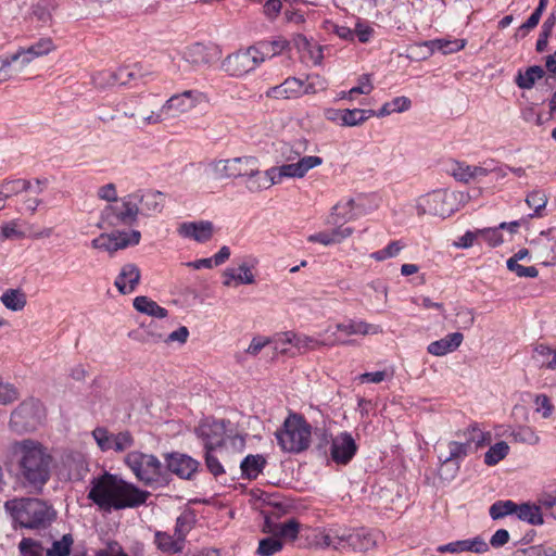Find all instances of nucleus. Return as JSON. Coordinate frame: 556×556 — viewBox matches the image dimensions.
<instances>
[{"label": "nucleus", "mask_w": 556, "mask_h": 556, "mask_svg": "<svg viewBox=\"0 0 556 556\" xmlns=\"http://www.w3.org/2000/svg\"><path fill=\"white\" fill-rule=\"evenodd\" d=\"M150 492L108 471L92 477L87 497L104 511L136 508L146 504Z\"/></svg>", "instance_id": "nucleus-1"}, {"label": "nucleus", "mask_w": 556, "mask_h": 556, "mask_svg": "<svg viewBox=\"0 0 556 556\" xmlns=\"http://www.w3.org/2000/svg\"><path fill=\"white\" fill-rule=\"evenodd\" d=\"M18 455L20 478L24 485L41 492L50 480L53 457L49 450L34 440H23L14 444Z\"/></svg>", "instance_id": "nucleus-2"}, {"label": "nucleus", "mask_w": 556, "mask_h": 556, "mask_svg": "<svg viewBox=\"0 0 556 556\" xmlns=\"http://www.w3.org/2000/svg\"><path fill=\"white\" fill-rule=\"evenodd\" d=\"M378 535V532L366 528L333 527L318 530L314 543L320 548L365 553L376 547Z\"/></svg>", "instance_id": "nucleus-3"}, {"label": "nucleus", "mask_w": 556, "mask_h": 556, "mask_svg": "<svg viewBox=\"0 0 556 556\" xmlns=\"http://www.w3.org/2000/svg\"><path fill=\"white\" fill-rule=\"evenodd\" d=\"M4 508L16 525L31 530L46 529L56 516L51 505L36 497H21L7 501Z\"/></svg>", "instance_id": "nucleus-4"}, {"label": "nucleus", "mask_w": 556, "mask_h": 556, "mask_svg": "<svg viewBox=\"0 0 556 556\" xmlns=\"http://www.w3.org/2000/svg\"><path fill=\"white\" fill-rule=\"evenodd\" d=\"M207 97L199 90H186L180 93L173 94L159 111H151L149 114L136 118V114L131 111H125L124 115L134 118L135 124L139 128L148 125L162 123L165 119L175 117L179 114L187 113L198 106L206 103Z\"/></svg>", "instance_id": "nucleus-5"}, {"label": "nucleus", "mask_w": 556, "mask_h": 556, "mask_svg": "<svg viewBox=\"0 0 556 556\" xmlns=\"http://www.w3.org/2000/svg\"><path fill=\"white\" fill-rule=\"evenodd\" d=\"M276 438L283 451L300 453L311 444L312 427L302 416L291 415L276 432Z\"/></svg>", "instance_id": "nucleus-6"}, {"label": "nucleus", "mask_w": 556, "mask_h": 556, "mask_svg": "<svg viewBox=\"0 0 556 556\" xmlns=\"http://www.w3.org/2000/svg\"><path fill=\"white\" fill-rule=\"evenodd\" d=\"M124 462L135 477L146 485L159 482L162 477L163 465L152 454L134 451L125 456Z\"/></svg>", "instance_id": "nucleus-7"}, {"label": "nucleus", "mask_w": 556, "mask_h": 556, "mask_svg": "<svg viewBox=\"0 0 556 556\" xmlns=\"http://www.w3.org/2000/svg\"><path fill=\"white\" fill-rule=\"evenodd\" d=\"M137 198L134 193L118 199L109 204L101 213V220L110 227L131 226L137 222L140 208L137 206Z\"/></svg>", "instance_id": "nucleus-8"}, {"label": "nucleus", "mask_w": 556, "mask_h": 556, "mask_svg": "<svg viewBox=\"0 0 556 556\" xmlns=\"http://www.w3.org/2000/svg\"><path fill=\"white\" fill-rule=\"evenodd\" d=\"M229 421L205 419L197 428L198 437L203 441L204 448H220L222 445L230 440L235 446L242 448L244 439L241 435H230L227 426Z\"/></svg>", "instance_id": "nucleus-9"}, {"label": "nucleus", "mask_w": 556, "mask_h": 556, "mask_svg": "<svg viewBox=\"0 0 556 556\" xmlns=\"http://www.w3.org/2000/svg\"><path fill=\"white\" fill-rule=\"evenodd\" d=\"M45 408L38 400L29 399L18 405L11 414L10 427L16 432L31 431L41 424Z\"/></svg>", "instance_id": "nucleus-10"}, {"label": "nucleus", "mask_w": 556, "mask_h": 556, "mask_svg": "<svg viewBox=\"0 0 556 556\" xmlns=\"http://www.w3.org/2000/svg\"><path fill=\"white\" fill-rule=\"evenodd\" d=\"M255 164V156L242 155L232 159L215 160L208 168L215 179L245 178L249 169Z\"/></svg>", "instance_id": "nucleus-11"}, {"label": "nucleus", "mask_w": 556, "mask_h": 556, "mask_svg": "<svg viewBox=\"0 0 556 556\" xmlns=\"http://www.w3.org/2000/svg\"><path fill=\"white\" fill-rule=\"evenodd\" d=\"M456 199L457 194L455 193L435 190L419 197L415 206L418 215L431 214L446 217L455 211L452 202Z\"/></svg>", "instance_id": "nucleus-12"}, {"label": "nucleus", "mask_w": 556, "mask_h": 556, "mask_svg": "<svg viewBox=\"0 0 556 556\" xmlns=\"http://www.w3.org/2000/svg\"><path fill=\"white\" fill-rule=\"evenodd\" d=\"M471 452L469 445L463 443V440H452L446 443V453L439 455L441 463L440 475L445 479H453L459 469V464L463 462Z\"/></svg>", "instance_id": "nucleus-13"}, {"label": "nucleus", "mask_w": 556, "mask_h": 556, "mask_svg": "<svg viewBox=\"0 0 556 556\" xmlns=\"http://www.w3.org/2000/svg\"><path fill=\"white\" fill-rule=\"evenodd\" d=\"M140 239L141 233L138 230L113 231L111 233H102L94 238L91 241V245L94 249L114 253L118 250L137 245L140 242Z\"/></svg>", "instance_id": "nucleus-14"}, {"label": "nucleus", "mask_w": 556, "mask_h": 556, "mask_svg": "<svg viewBox=\"0 0 556 556\" xmlns=\"http://www.w3.org/2000/svg\"><path fill=\"white\" fill-rule=\"evenodd\" d=\"M260 64L262 63L258 60L257 50L251 46L228 55L223 62V67L229 75L242 77L254 71Z\"/></svg>", "instance_id": "nucleus-15"}, {"label": "nucleus", "mask_w": 556, "mask_h": 556, "mask_svg": "<svg viewBox=\"0 0 556 556\" xmlns=\"http://www.w3.org/2000/svg\"><path fill=\"white\" fill-rule=\"evenodd\" d=\"M92 437L102 452L122 453L134 445V438L128 431L112 433L104 427H97L92 431Z\"/></svg>", "instance_id": "nucleus-16"}, {"label": "nucleus", "mask_w": 556, "mask_h": 556, "mask_svg": "<svg viewBox=\"0 0 556 556\" xmlns=\"http://www.w3.org/2000/svg\"><path fill=\"white\" fill-rule=\"evenodd\" d=\"M89 471L86 456L77 451H68L62 455L59 477L65 481H80Z\"/></svg>", "instance_id": "nucleus-17"}, {"label": "nucleus", "mask_w": 556, "mask_h": 556, "mask_svg": "<svg viewBox=\"0 0 556 556\" xmlns=\"http://www.w3.org/2000/svg\"><path fill=\"white\" fill-rule=\"evenodd\" d=\"M257 263L255 257L250 256L242 260L238 267L227 268L223 274L224 286L237 287L238 285H253L255 282L253 269L256 267Z\"/></svg>", "instance_id": "nucleus-18"}, {"label": "nucleus", "mask_w": 556, "mask_h": 556, "mask_svg": "<svg viewBox=\"0 0 556 556\" xmlns=\"http://www.w3.org/2000/svg\"><path fill=\"white\" fill-rule=\"evenodd\" d=\"M357 451L355 440L349 432H340L331 440L330 455L333 462L346 465Z\"/></svg>", "instance_id": "nucleus-19"}, {"label": "nucleus", "mask_w": 556, "mask_h": 556, "mask_svg": "<svg viewBox=\"0 0 556 556\" xmlns=\"http://www.w3.org/2000/svg\"><path fill=\"white\" fill-rule=\"evenodd\" d=\"M177 232L182 238L205 243L213 237L214 225L210 220L185 222L178 226Z\"/></svg>", "instance_id": "nucleus-20"}, {"label": "nucleus", "mask_w": 556, "mask_h": 556, "mask_svg": "<svg viewBox=\"0 0 556 556\" xmlns=\"http://www.w3.org/2000/svg\"><path fill=\"white\" fill-rule=\"evenodd\" d=\"M458 440L469 445V451L476 452L480 447L489 444L492 440L491 432L483 431L477 422L469 425L466 429L455 433Z\"/></svg>", "instance_id": "nucleus-21"}, {"label": "nucleus", "mask_w": 556, "mask_h": 556, "mask_svg": "<svg viewBox=\"0 0 556 556\" xmlns=\"http://www.w3.org/2000/svg\"><path fill=\"white\" fill-rule=\"evenodd\" d=\"M362 214L363 211L353 199L342 200L332 207L327 224L342 225L357 218Z\"/></svg>", "instance_id": "nucleus-22"}, {"label": "nucleus", "mask_w": 556, "mask_h": 556, "mask_svg": "<svg viewBox=\"0 0 556 556\" xmlns=\"http://www.w3.org/2000/svg\"><path fill=\"white\" fill-rule=\"evenodd\" d=\"M141 271L134 263L124 264L115 279V287L122 294L132 293L140 282Z\"/></svg>", "instance_id": "nucleus-23"}, {"label": "nucleus", "mask_w": 556, "mask_h": 556, "mask_svg": "<svg viewBox=\"0 0 556 556\" xmlns=\"http://www.w3.org/2000/svg\"><path fill=\"white\" fill-rule=\"evenodd\" d=\"M166 465L168 470L178 477L190 479L197 471L199 463L188 455L172 453L166 456Z\"/></svg>", "instance_id": "nucleus-24"}, {"label": "nucleus", "mask_w": 556, "mask_h": 556, "mask_svg": "<svg viewBox=\"0 0 556 556\" xmlns=\"http://www.w3.org/2000/svg\"><path fill=\"white\" fill-rule=\"evenodd\" d=\"M352 342H353L352 340L340 341V340H338L337 337H334V334L331 338H329L328 340H318L316 338H313V337H309L306 334L294 332L293 348L298 351L299 354H304L309 351L317 350L320 346H334V345H339V344L346 345V344H351Z\"/></svg>", "instance_id": "nucleus-25"}, {"label": "nucleus", "mask_w": 556, "mask_h": 556, "mask_svg": "<svg viewBox=\"0 0 556 556\" xmlns=\"http://www.w3.org/2000/svg\"><path fill=\"white\" fill-rule=\"evenodd\" d=\"M440 553H453L458 554L463 552H472L477 554H483L489 551L488 543L480 536L472 539L458 540L444 545H440L437 548Z\"/></svg>", "instance_id": "nucleus-26"}, {"label": "nucleus", "mask_w": 556, "mask_h": 556, "mask_svg": "<svg viewBox=\"0 0 556 556\" xmlns=\"http://www.w3.org/2000/svg\"><path fill=\"white\" fill-rule=\"evenodd\" d=\"M134 197L137 198V206L143 215H154L160 213L164 207V195L159 191L147 190L136 191Z\"/></svg>", "instance_id": "nucleus-27"}, {"label": "nucleus", "mask_w": 556, "mask_h": 556, "mask_svg": "<svg viewBox=\"0 0 556 556\" xmlns=\"http://www.w3.org/2000/svg\"><path fill=\"white\" fill-rule=\"evenodd\" d=\"M323 164V159L316 155L302 156L296 162L281 165L286 178H303L311 169Z\"/></svg>", "instance_id": "nucleus-28"}, {"label": "nucleus", "mask_w": 556, "mask_h": 556, "mask_svg": "<svg viewBox=\"0 0 556 556\" xmlns=\"http://www.w3.org/2000/svg\"><path fill=\"white\" fill-rule=\"evenodd\" d=\"M302 79L288 77L283 83L269 88L265 94L268 98L277 100L298 99L303 96Z\"/></svg>", "instance_id": "nucleus-29"}, {"label": "nucleus", "mask_w": 556, "mask_h": 556, "mask_svg": "<svg viewBox=\"0 0 556 556\" xmlns=\"http://www.w3.org/2000/svg\"><path fill=\"white\" fill-rule=\"evenodd\" d=\"M450 174L458 181L470 182L480 180L485 177L491 170L486 167L469 165L465 162H453L448 169Z\"/></svg>", "instance_id": "nucleus-30"}, {"label": "nucleus", "mask_w": 556, "mask_h": 556, "mask_svg": "<svg viewBox=\"0 0 556 556\" xmlns=\"http://www.w3.org/2000/svg\"><path fill=\"white\" fill-rule=\"evenodd\" d=\"M336 329L346 336H377L383 332L382 327L376 324H369L362 319H348L336 325Z\"/></svg>", "instance_id": "nucleus-31"}, {"label": "nucleus", "mask_w": 556, "mask_h": 556, "mask_svg": "<svg viewBox=\"0 0 556 556\" xmlns=\"http://www.w3.org/2000/svg\"><path fill=\"white\" fill-rule=\"evenodd\" d=\"M498 429H501L498 435L510 437L515 442L518 443L536 445L540 442L539 434L532 427L529 426H518L515 428L510 426H500Z\"/></svg>", "instance_id": "nucleus-32"}, {"label": "nucleus", "mask_w": 556, "mask_h": 556, "mask_svg": "<svg viewBox=\"0 0 556 556\" xmlns=\"http://www.w3.org/2000/svg\"><path fill=\"white\" fill-rule=\"evenodd\" d=\"M293 45L306 61L317 65L323 60V49L316 42L311 41L304 35L298 34L293 38Z\"/></svg>", "instance_id": "nucleus-33"}, {"label": "nucleus", "mask_w": 556, "mask_h": 556, "mask_svg": "<svg viewBox=\"0 0 556 556\" xmlns=\"http://www.w3.org/2000/svg\"><path fill=\"white\" fill-rule=\"evenodd\" d=\"M463 340L464 336L460 332L448 333L444 338L431 342L427 351L434 356H444L457 350Z\"/></svg>", "instance_id": "nucleus-34"}, {"label": "nucleus", "mask_w": 556, "mask_h": 556, "mask_svg": "<svg viewBox=\"0 0 556 556\" xmlns=\"http://www.w3.org/2000/svg\"><path fill=\"white\" fill-rule=\"evenodd\" d=\"M182 59L191 66L200 67L210 64L212 55L207 46L195 42L185 48Z\"/></svg>", "instance_id": "nucleus-35"}, {"label": "nucleus", "mask_w": 556, "mask_h": 556, "mask_svg": "<svg viewBox=\"0 0 556 556\" xmlns=\"http://www.w3.org/2000/svg\"><path fill=\"white\" fill-rule=\"evenodd\" d=\"M251 168L252 170H249L244 178V186L247 190L252 193H256L269 189L266 170L262 172L260 169V161L257 157H255V164L252 165Z\"/></svg>", "instance_id": "nucleus-36"}, {"label": "nucleus", "mask_w": 556, "mask_h": 556, "mask_svg": "<svg viewBox=\"0 0 556 556\" xmlns=\"http://www.w3.org/2000/svg\"><path fill=\"white\" fill-rule=\"evenodd\" d=\"M515 515L521 521H525L532 526H541L543 525V516L540 509V504H531V503H516Z\"/></svg>", "instance_id": "nucleus-37"}, {"label": "nucleus", "mask_w": 556, "mask_h": 556, "mask_svg": "<svg viewBox=\"0 0 556 556\" xmlns=\"http://www.w3.org/2000/svg\"><path fill=\"white\" fill-rule=\"evenodd\" d=\"M289 42L286 39L278 38L271 41H260L253 47L257 50L258 60L263 63L266 59L280 54Z\"/></svg>", "instance_id": "nucleus-38"}, {"label": "nucleus", "mask_w": 556, "mask_h": 556, "mask_svg": "<svg viewBox=\"0 0 556 556\" xmlns=\"http://www.w3.org/2000/svg\"><path fill=\"white\" fill-rule=\"evenodd\" d=\"M132 304L139 313L154 318H165L168 314L166 308L160 306L155 301L144 295L135 298Z\"/></svg>", "instance_id": "nucleus-39"}, {"label": "nucleus", "mask_w": 556, "mask_h": 556, "mask_svg": "<svg viewBox=\"0 0 556 556\" xmlns=\"http://www.w3.org/2000/svg\"><path fill=\"white\" fill-rule=\"evenodd\" d=\"M299 521L295 519H288L283 522L274 525L269 531L283 543L294 541L299 534Z\"/></svg>", "instance_id": "nucleus-40"}, {"label": "nucleus", "mask_w": 556, "mask_h": 556, "mask_svg": "<svg viewBox=\"0 0 556 556\" xmlns=\"http://www.w3.org/2000/svg\"><path fill=\"white\" fill-rule=\"evenodd\" d=\"M132 76V72L128 71L127 68H119L116 72H102L97 74L93 77V83L98 87H105L116 84L123 85L127 83V79H125V77L130 79Z\"/></svg>", "instance_id": "nucleus-41"}, {"label": "nucleus", "mask_w": 556, "mask_h": 556, "mask_svg": "<svg viewBox=\"0 0 556 556\" xmlns=\"http://www.w3.org/2000/svg\"><path fill=\"white\" fill-rule=\"evenodd\" d=\"M154 542L160 551L163 553L176 554L184 549V544L177 540L175 534L157 531L154 536Z\"/></svg>", "instance_id": "nucleus-42"}, {"label": "nucleus", "mask_w": 556, "mask_h": 556, "mask_svg": "<svg viewBox=\"0 0 556 556\" xmlns=\"http://www.w3.org/2000/svg\"><path fill=\"white\" fill-rule=\"evenodd\" d=\"M412 101L405 96L396 97L390 102H386L379 111H375L377 117H384L392 113H403L410 109Z\"/></svg>", "instance_id": "nucleus-43"}, {"label": "nucleus", "mask_w": 556, "mask_h": 556, "mask_svg": "<svg viewBox=\"0 0 556 556\" xmlns=\"http://www.w3.org/2000/svg\"><path fill=\"white\" fill-rule=\"evenodd\" d=\"M265 464L266 460L262 455H248L240 463L242 476L248 479H255L262 472Z\"/></svg>", "instance_id": "nucleus-44"}, {"label": "nucleus", "mask_w": 556, "mask_h": 556, "mask_svg": "<svg viewBox=\"0 0 556 556\" xmlns=\"http://www.w3.org/2000/svg\"><path fill=\"white\" fill-rule=\"evenodd\" d=\"M466 45L464 39H435L425 42L422 46L429 48L430 53L434 50L442 51L444 54H450L462 50Z\"/></svg>", "instance_id": "nucleus-45"}, {"label": "nucleus", "mask_w": 556, "mask_h": 556, "mask_svg": "<svg viewBox=\"0 0 556 556\" xmlns=\"http://www.w3.org/2000/svg\"><path fill=\"white\" fill-rule=\"evenodd\" d=\"M375 115L374 110H362V109H353L343 110V118H341V126L345 127H354L362 125L368 118Z\"/></svg>", "instance_id": "nucleus-46"}, {"label": "nucleus", "mask_w": 556, "mask_h": 556, "mask_svg": "<svg viewBox=\"0 0 556 556\" xmlns=\"http://www.w3.org/2000/svg\"><path fill=\"white\" fill-rule=\"evenodd\" d=\"M27 237L20 219H13L0 227V242L5 240H21Z\"/></svg>", "instance_id": "nucleus-47"}, {"label": "nucleus", "mask_w": 556, "mask_h": 556, "mask_svg": "<svg viewBox=\"0 0 556 556\" xmlns=\"http://www.w3.org/2000/svg\"><path fill=\"white\" fill-rule=\"evenodd\" d=\"M1 302L11 311H22L26 305L25 294L16 289H10L1 295Z\"/></svg>", "instance_id": "nucleus-48"}, {"label": "nucleus", "mask_w": 556, "mask_h": 556, "mask_svg": "<svg viewBox=\"0 0 556 556\" xmlns=\"http://www.w3.org/2000/svg\"><path fill=\"white\" fill-rule=\"evenodd\" d=\"M544 75V70L541 66H531L525 73H519L516 78V84L521 89H530L536 80L541 79Z\"/></svg>", "instance_id": "nucleus-49"}, {"label": "nucleus", "mask_w": 556, "mask_h": 556, "mask_svg": "<svg viewBox=\"0 0 556 556\" xmlns=\"http://www.w3.org/2000/svg\"><path fill=\"white\" fill-rule=\"evenodd\" d=\"M7 59L11 64L10 66L12 67L14 76L22 73L28 66V64L34 61L31 55L24 48L17 50L10 56H7Z\"/></svg>", "instance_id": "nucleus-50"}, {"label": "nucleus", "mask_w": 556, "mask_h": 556, "mask_svg": "<svg viewBox=\"0 0 556 556\" xmlns=\"http://www.w3.org/2000/svg\"><path fill=\"white\" fill-rule=\"evenodd\" d=\"M223 454L222 448H205V464L210 472L214 476H219L225 472L220 463Z\"/></svg>", "instance_id": "nucleus-51"}, {"label": "nucleus", "mask_w": 556, "mask_h": 556, "mask_svg": "<svg viewBox=\"0 0 556 556\" xmlns=\"http://www.w3.org/2000/svg\"><path fill=\"white\" fill-rule=\"evenodd\" d=\"M509 452V446L506 442L501 441L492 445L484 454V463L488 466H494L504 459Z\"/></svg>", "instance_id": "nucleus-52"}, {"label": "nucleus", "mask_w": 556, "mask_h": 556, "mask_svg": "<svg viewBox=\"0 0 556 556\" xmlns=\"http://www.w3.org/2000/svg\"><path fill=\"white\" fill-rule=\"evenodd\" d=\"M405 248V243L401 240L391 241L386 248L372 252L370 257L377 262H383L388 258L396 257Z\"/></svg>", "instance_id": "nucleus-53"}, {"label": "nucleus", "mask_w": 556, "mask_h": 556, "mask_svg": "<svg viewBox=\"0 0 556 556\" xmlns=\"http://www.w3.org/2000/svg\"><path fill=\"white\" fill-rule=\"evenodd\" d=\"M516 503L507 501H497L490 506L489 514L492 519H501L508 515H515Z\"/></svg>", "instance_id": "nucleus-54"}, {"label": "nucleus", "mask_w": 556, "mask_h": 556, "mask_svg": "<svg viewBox=\"0 0 556 556\" xmlns=\"http://www.w3.org/2000/svg\"><path fill=\"white\" fill-rule=\"evenodd\" d=\"M282 548V542L271 534L268 538L262 539L258 543L257 555L260 556H273L280 552Z\"/></svg>", "instance_id": "nucleus-55"}, {"label": "nucleus", "mask_w": 556, "mask_h": 556, "mask_svg": "<svg viewBox=\"0 0 556 556\" xmlns=\"http://www.w3.org/2000/svg\"><path fill=\"white\" fill-rule=\"evenodd\" d=\"M35 60L36 58H40L49 54L55 49V46L51 38L45 37L40 38L38 41L29 46L28 48H24Z\"/></svg>", "instance_id": "nucleus-56"}, {"label": "nucleus", "mask_w": 556, "mask_h": 556, "mask_svg": "<svg viewBox=\"0 0 556 556\" xmlns=\"http://www.w3.org/2000/svg\"><path fill=\"white\" fill-rule=\"evenodd\" d=\"M293 338H294V332L287 331V332L276 334L274 337V339L270 340V343L273 344V348L277 353L289 354L290 353L289 345H291L293 348Z\"/></svg>", "instance_id": "nucleus-57"}, {"label": "nucleus", "mask_w": 556, "mask_h": 556, "mask_svg": "<svg viewBox=\"0 0 556 556\" xmlns=\"http://www.w3.org/2000/svg\"><path fill=\"white\" fill-rule=\"evenodd\" d=\"M73 543V536L64 534L61 540L53 542L52 547L47 552V556H68Z\"/></svg>", "instance_id": "nucleus-58"}, {"label": "nucleus", "mask_w": 556, "mask_h": 556, "mask_svg": "<svg viewBox=\"0 0 556 556\" xmlns=\"http://www.w3.org/2000/svg\"><path fill=\"white\" fill-rule=\"evenodd\" d=\"M374 89L370 77L363 75L358 79V85L351 88L348 92L342 94V99L354 100L357 94H369Z\"/></svg>", "instance_id": "nucleus-59"}, {"label": "nucleus", "mask_w": 556, "mask_h": 556, "mask_svg": "<svg viewBox=\"0 0 556 556\" xmlns=\"http://www.w3.org/2000/svg\"><path fill=\"white\" fill-rule=\"evenodd\" d=\"M303 94H315L327 88L326 80L319 75H309L305 80H302Z\"/></svg>", "instance_id": "nucleus-60"}, {"label": "nucleus", "mask_w": 556, "mask_h": 556, "mask_svg": "<svg viewBox=\"0 0 556 556\" xmlns=\"http://www.w3.org/2000/svg\"><path fill=\"white\" fill-rule=\"evenodd\" d=\"M10 198L17 195L23 191L33 189L31 182L26 179L5 180L1 184Z\"/></svg>", "instance_id": "nucleus-61"}, {"label": "nucleus", "mask_w": 556, "mask_h": 556, "mask_svg": "<svg viewBox=\"0 0 556 556\" xmlns=\"http://www.w3.org/2000/svg\"><path fill=\"white\" fill-rule=\"evenodd\" d=\"M526 202L530 208L534 210V214H532L531 216H538L540 215L541 210H543L546 206L547 199L542 191H533L530 194H528Z\"/></svg>", "instance_id": "nucleus-62"}, {"label": "nucleus", "mask_w": 556, "mask_h": 556, "mask_svg": "<svg viewBox=\"0 0 556 556\" xmlns=\"http://www.w3.org/2000/svg\"><path fill=\"white\" fill-rule=\"evenodd\" d=\"M500 229V227L478 229V237L483 239L490 247H497L503 242Z\"/></svg>", "instance_id": "nucleus-63"}, {"label": "nucleus", "mask_w": 556, "mask_h": 556, "mask_svg": "<svg viewBox=\"0 0 556 556\" xmlns=\"http://www.w3.org/2000/svg\"><path fill=\"white\" fill-rule=\"evenodd\" d=\"M22 556H42V546L33 539H23L18 545Z\"/></svg>", "instance_id": "nucleus-64"}]
</instances>
